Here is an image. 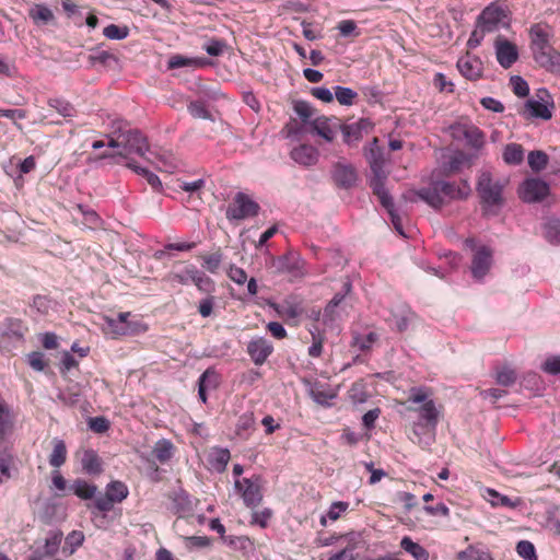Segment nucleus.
I'll return each mask as SVG.
<instances>
[{
  "mask_svg": "<svg viewBox=\"0 0 560 560\" xmlns=\"http://www.w3.org/2000/svg\"><path fill=\"white\" fill-rule=\"evenodd\" d=\"M122 138L124 149L128 153H135L140 156H144V154L149 151L148 140L139 130H128L122 135Z\"/></svg>",
  "mask_w": 560,
  "mask_h": 560,
  "instance_id": "20",
  "label": "nucleus"
},
{
  "mask_svg": "<svg viewBox=\"0 0 560 560\" xmlns=\"http://www.w3.org/2000/svg\"><path fill=\"white\" fill-rule=\"evenodd\" d=\"M81 387L79 384H73L67 387L65 390H61L58 395V398L66 405L74 406L81 396Z\"/></svg>",
  "mask_w": 560,
  "mask_h": 560,
  "instance_id": "40",
  "label": "nucleus"
},
{
  "mask_svg": "<svg viewBox=\"0 0 560 560\" xmlns=\"http://www.w3.org/2000/svg\"><path fill=\"white\" fill-rule=\"evenodd\" d=\"M54 448L49 456V464L55 468H59L66 463L67 459V447L62 440H54Z\"/></svg>",
  "mask_w": 560,
  "mask_h": 560,
  "instance_id": "33",
  "label": "nucleus"
},
{
  "mask_svg": "<svg viewBox=\"0 0 560 560\" xmlns=\"http://www.w3.org/2000/svg\"><path fill=\"white\" fill-rule=\"evenodd\" d=\"M294 112L301 117V119L310 125V121H312L314 109L313 107L303 101H299L294 104Z\"/></svg>",
  "mask_w": 560,
  "mask_h": 560,
  "instance_id": "54",
  "label": "nucleus"
},
{
  "mask_svg": "<svg viewBox=\"0 0 560 560\" xmlns=\"http://www.w3.org/2000/svg\"><path fill=\"white\" fill-rule=\"evenodd\" d=\"M440 190L444 206L454 200H464L471 194V187L467 180H460L459 183H451L440 180Z\"/></svg>",
  "mask_w": 560,
  "mask_h": 560,
  "instance_id": "16",
  "label": "nucleus"
},
{
  "mask_svg": "<svg viewBox=\"0 0 560 560\" xmlns=\"http://www.w3.org/2000/svg\"><path fill=\"white\" fill-rule=\"evenodd\" d=\"M311 132L323 138L327 142L334 141L340 128L337 118L317 116L310 121Z\"/></svg>",
  "mask_w": 560,
  "mask_h": 560,
  "instance_id": "14",
  "label": "nucleus"
},
{
  "mask_svg": "<svg viewBox=\"0 0 560 560\" xmlns=\"http://www.w3.org/2000/svg\"><path fill=\"white\" fill-rule=\"evenodd\" d=\"M302 33L304 37L308 40H316L322 37L320 31L316 30L312 23L303 21L301 23Z\"/></svg>",
  "mask_w": 560,
  "mask_h": 560,
  "instance_id": "63",
  "label": "nucleus"
},
{
  "mask_svg": "<svg viewBox=\"0 0 560 560\" xmlns=\"http://www.w3.org/2000/svg\"><path fill=\"white\" fill-rule=\"evenodd\" d=\"M456 67L463 77L471 81L480 79L483 73L481 59L470 54L460 57L457 60Z\"/></svg>",
  "mask_w": 560,
  "mask_h": 560,
  "instance_id": "17",
  "label": "nucleus"
},
{
  "mask_svg": "<svg viewBox=\"0 0 560 560\" xmlns=\"http://www.w3.org/2000/svg\"><path fill=\"white\" fill-rule=\"evenodd\" d=\"M516 380V374L514 370L508 366H503L502 369L498 370L495 374V381L498 384L502 386H509L513 384Z\"/></svg>",
  "mask_w": 560,
  "mask_h": 560,
  "instance_id": "48",
  "label": "nucleus"
},
{
  "mask_svg": "<svg viewBox=\"0 0 560 560\" xmlns=\"http://www.w3.org/2000/svg\"><path fill=\"white\" fill-rule=\"evenodd\" d=\"M128 494V487L122 481H112L106 486L105 497L95 500V506L102 512H107L112 510L114 503L124 501Z\"/></svg>",
  "mask_w": 560,
  "mask_h": 560,
  "instance_id": "11",
  "label": "nucleus"
},
{
  "mask_svg": "<svg viewBox=\"0 0 560 560\" xmlns=\"http://www.w3.org/2000/svg\"><path fill=\"white\" fill-rule=\"evenodd\" d=\"M420 200L433 209H441L444 206L442 191L440 190V180L430 184L428 187L412 191Z\"/></svg>",
  "mask_w": 560,
  "mask_h": 560,
  "instance_id": "23",
  "label": "nucleus"
},
{
  "mask_svg": "<svg viewBox=\"0 0 560 560\" xmlns=\"http://www.w3.org/2000/svg\"><path fill=\"white\" fill-rule=\"evenodd\" d=\"M485 498L492 506H508V508H516L521 504V501L517 499L513 501L506 495L500 494L494 489L487 488L485 490Z\"/></svg>",
  "mask_w": 560,
  "mask_h": 560,
  "instance_id": "30",
  "label": "nucleus"
},
{
  "mask_svg": "<svg viewBox=\"0 0 560 560\" xmlns=\"http://www.w3.org/2000/svg\"><path fill=\"white\" fill-rule=\"evenodd\" d=\"M192 283L201 291L210 292L213 290V281L202 271L196 270Z\"/></svg>",
  "mask_w": 560,
  "mask_h": 560,
  "instance_id": "52",
  "label": "nucleus"
},
{
  "mask_svg": "<svg viewBox=\"0 0 560 560\" xmlns=\"http://www.w3.org/2000/svg\"><path fill=\"white\" fill-rule=\"evenodd\" d=\"M504 183L494 180L490 173H482L479 177L477 191L481 198L486 214H495L503 203L502 191Z\"/></svg>",
  "mask_w": 560,
  "mask_h": 560,
  "instance_id": "4",
  "label": "nucleus"
},
{
  "mask_svg": "<svg viewBox=\"0 0 560 560\" xmlns=\"http://www.w3.org/2000/svg\"><path fill=\"white\" fill-rule=\"evenodd\" d=\"M457 560H492V556L487 548L470 545L457 553Z\"/></svg>",
  "mask_w": 560,
  "mask_h": 560,
  "instance_id": "28",
  "label": "nucleus"
},
{
  "mask_svg": "<svg viewBox=\"0 0 560 560\" xmlns=\"http://www.w3.org/2000/svg\"><path fill=\"white\" fill-rule=\"evenodd\" d=\"M229 278L237 283V284H244L247 281V275L245 270L237 266H231L228 271Z\"/></svg>",
  "mask_w": 560,
  "mask_h": 560,
  "instance_id": "60",
  "label": "nucleus"
},
{
  "mask_svg": "<svg viewBox=\"0 0 560 560\" xmlns=\"http://www.w3.org/2000/svg\"><path fill=\"white\" fill-rule=\"evenodd\" d=\"M312 95L324 103H331L334 101L332 92L325 86L313 88Z\"/></svg>",
  "mask_w": 560,
  "mask_h": 560,
  "instance_id": "62",
  "label": "nucleus"
},
{
  "mask_svg": "<svg viewBox=\"0 0 560 560\" xmlns=\"http://www.w3.org/2000/svg\"><path fill=\"white\" fill-rule=\"evenodd\" d=\"M50 107L56 109L63 117H71L74 114L73 106L61 98H54L49 101Z\"/></svg>",
  "mask_w": 560,
  "mask_h": 560,
  "instance_id": "49",
  "label": "nucleus"
},
{
  "mask_svg": "<svg viewBox=\"0 0 560 560\" xmlns=\"http://www.w3.org/2000/svg\"><path fill=\"white\" fill-rule=\"evenodd\" d=\"M529 36L535 61L548 70L560 67V54L550 45L551 28L545 24H535L530 27Z\"/></svg>",
  "mask_w": 560,
  "mask_h": 560,
  "instance_id": "3",
  "label": "nucleus"
},
{
  "mask_svg": "<svg viewBox=\"0 0 560 560\" xmlns=\"http://www.w3.org/2000/svg\"><path fill=\"white\" fill-rule=\"evenodd\" d=\"M541 370L551 375L560 374V355H552L546 359Z\"/></svg>",
  "mask_w": 560,
  "mask_h": 560,
  "instance_id": "57",
  "label": "nucleus"
},
{
  "mask_svg": "<svg viewBox=\"0 0 560 560\" xmlns=\"http://www.w3.org/2000/svg\"><path fill=\"white\" fill-rule=\"evenodd\" d=\"M222 257L220 254H212L205 258L203 266L208 271L214 273L219 269Z\"/></svg>",
  "mask_w": 560,
  "mask_h": 560,
  "instance_id": "64",
  "label": "nucleus"
},
{
  "mask_svg": "<svg viewBox=\"0 0 560 560\" xmlns=\"http://www.w3.org/2000/svg\"><path fill=\"white\" fill-rule=\"evenodd\" d=\"M70 490L82 500H90L94 498L97 491V487L85 480L78 479L73 481Z\"/></svg>",
  "mask_w": 560,
  "mask_h": 560,
  "instance_id": "32",
  "label": "nucleus"
},
{
  "mask_svg": "<svg viewBox=\"0 0 560 560\" xmlns=\"http://www.w3.org/2000/svg\"><path fill=\"white\" fill-rule=\"evenodd\" d=\"M511 13L506 5L500 4L498 1L491 2L479 14L477 22L478 27L483 32H494L501 27L510 25Z\"/></svg>",
  "mask_w": 560,
  "mask_h": 560,
  "instance_id": "6",
  "label": "nucleus"
},
{
  "mask_svg": "<svg viewBox=\"0 0 560 560\" xmlns=\"http://www.w3.org/2000/svg\"><path fill=\"white\" fill-rule=\"evenodd\" d=\"M84 541V534L80 530H72L66 537V546L69 548V555L75 552V550L82 546Z\"/></svg>",
  "mask_w": 560,
  "mask_h": 560,
  "instance_id": "50",
  "label": "nucleus"
},
{
  "mask_svg": "<svg viewBox=\"0 0 560 560\" xmlns=\"http://www.w3.org/2000/svg\"><path fill=\"white\" fill-rule=\"evenodd\" d=\"M433 83L440 92L452 93L454 91V83L448 81L443 73H436L434 75Z\"/></svg>",
  "mask_w": 560,
  "mask_h": 560,
  "instance_id": "58",
  "label": "nucleus"
},
{
  "mask_svg": "<svg viewBox=\"0 0 560 560\" xmlns=\"http://www.w3.org/2000/svg\"><path fill=\"white\" fill-rule=\"evenodd\" d=\"M545 236L551 244H560V220L548 219L546 221Z\"/></svg>",
  "mask_w": 560,
  "mask_h": 560,
  "instance_id": "42",
  "label": "nucleus"
},
{
  "mask_svg": "<svg viewBox=\"0 0 560 560\" xmlns=\"http://www.w3.org/2000/svg\"><path fill=\"white\" fill-rule=\"evenodd\" d=\"M272 351L271 342L264 337L254 338L247 345V352L256 365L264 364Z\"/></svg>",
  "mask_w": 560,
  "mask_h": 560,
  "instance_id": "19",
  "label": "nucleus"
},
{
  "mask_svg": "<svg viewBox=\"0 0 560 560\" xmlns=\"http://www.w3.org/2000/svg\"><path fill=\"white\" fill-rule=\"evenodd\" d=\"M272 516V511L268 508L261 510V511H255L252 514V524H257L261 528H265L268 526V522Z\"/></svg>",
  "mask_w": 560,
  "mask_h": 560,
  "instance_id": "56",
  "label": "nucleus"
},
{
  "mask_svg": "<svg viewBox=\"0 0 560 560\" xmlns=\"http://www.w3.org/2000/svg\"><path fill=\"white\" fill-rule=\"evenodd\" d=\"M377 139L374 138L371 142L370 149L365 152V156L373 173L370 185L374 194L378 197L382 206L387 210L395 230L401 236L409 237L402 229L400 217L395 211L393 199L384 186L386 179V173L384 171L385 160L381 148L377 147Z\"/></svg>",
  "mask_w": 560,
  "mask_h": 560,
  "instance_id": "1",
  "label": "nucleus"
},
{
  "mask_svg": "<svg viewBox=\"0 0 560 560\" xmlns=\"http://www.w3.org/2000/svg\"><path fill=\"white\" fill-rule=\"evenodd\" d=\"M61 541H62V533L51 532L45 538V542H44L42 550H37V552L40 553L43 558L44 557H54L58 552Z\"/></svg>",
  "mask_w": 560,
  "mask_h": 560,
  "instance_id": "29",
  "label": "nucleus"
},
{
  "mask_svg": "<svg viewBox=\"0 0 560 560\" xmlns=\"http://www.w3.org/2000/svg\"><path fill=\"white\" fill-rule=\"evenodd\" d=\"M173 444L168 440H160L153 448V454L161 463L170 460L173 456Z\"/></svg>",
  "mask_w": 560,
  "mask_h": 560,
  "instance_id": "39",
  "label": "nucleus"
},
{
  "mask_svg": "<svg viewBox=\"0 0 560 560\" xmlns=\"http://www.w3.org/2000/svg\"><path fill=\"white\" fill-rule=\"evenodd\" d=\"M349 503L345 501H336L330 504L327 513L320 516L319 523L322 526H327V520L335 522L337 521L347 510Z\"/></svg>",
  "mask_w": 560,
  "mask_h": 560,
  "instance_id": "35",
  "label": "nucleus"
},
{
  "mask_svg": "<svg viewBox=\"0 0 560 560\" xmlns=\"http://www.w3.org/2000/svg\"><path fill=\"white\" fill-rule=\"evenodd\" d=\"M341 128V132L343 136V141L348 144H352L358 142L372 130L373 124L369 119H360L353 124L343 125Z\"/></svg>",
  "mask_w": 560,
  "mask_h": 560,
  "instance_id": "21",
  "label": "nucleus"
},
{
  "mask_svg": "<svg viewBox=\"0 0 560 560\" xmlns=\"http://www.w3.org/2000/svg\"><path fill=\"white\" fill-rule=\"evenodd\" d=\"M334 179L339 186L350 187L357 180V173L352 166L339 163L334 168Z\"/></svg>",
  "mask_w": 560,
  "mask_h": 560,
  "instance_id": "27",
  "label": "nucleus"
},
{
  "mask_svg": "<svg viewBox=\"0 0 560 560\" xmlns=\"http://www.w3.org/2000/svg\"><path fill=\"white\" fill-rule=\"evenodd\" d=\"M311 334L313 342L308 348V354L313 358H318L323 352L324 338L319 332L315 330H311Z\"/></svg>",
  "mask_w": 560,
  "mask_h": 560,
  "instance_id": "55",
  "label": "nucleus"
},
{
  "mask_svg": "<svg viewBox=\"0 0 560 560\" xmlns=\"http://www.w3.org/2000/svg\"><path fill=\"white\" fill-rule=\"evenodd\" d=\"M129 312L120 313L116 318L104 316L101 326L102 331L105 336L116 339L121 336L135 335L147 330L143 324L129 322Z\"/></svg>",
  "mask_w": 560,
  "mask_h": 560,
  "instance_id": "7",
  "label": "nucleus"
},
{
  "mask_svg": "<svg viewBox=\"0 0 560 560\" xmlns=\"http://www.w3.org/2000/svg\"><path fill=\"white\" fill-rule=\"evenodd\" d=\"M452 136L458 141H465L469 147L479 150L485 145L483 132L469 122H458L451 127Z\"/></svg>",
  "mask_w": 560,
  "mask_h": 560,
  "instance_id": "10",
  "label": "nucleus"
},
{
  "mask_svg": "<svg viewBox=\"0 0 560 560\" xmlns=\"http://www.w3.org/2000/svg\"><path fill=\"white\" fill-rule=\"evenodd\" d=\"M231 454L228 448L214 447L209 453L208 462L211 469L223 472L230 462Z\"/></svg>",
  "mask_w": 560,
  "mask_h": 560,
  "instance_id": "26",
  "label": "nucleus"
},
{
  "mask_svg": "<svg viewBox=\"0 0 560 560\" xmlns=\"http://www.w3.org/2000/svg\"><path fill=\"white\" fill-rule=\"evenodd\" d=\"M89 425L94 432L104 433L109 429V421L104 417H95L90 419Z\"/></svg>",
  "mask_w": 560,
  "mask_h": 560,
  "instance_id": "61",
  "label": "nucleus"
},
{
  "mask_svg": "<svg viewBox=\"0 0 560 560\" xmlns=\"http://www.w3.org/2000/svg\"><path fill=\"white\" fill-rule=\"evenodd\" d=\"M401 548L410 553L416 560H428V551L418 542H415L409 537H404L400 541Z\"/></svg>",
  "mask_w": 560,
  "mask_h": 560,
  "instance_id": "36",
  "label": "nucleus"
},
{
  "mask_svg": "<svg viewBox=\"0 0 560 560\" xmlns=\"http://www.w3.org/2000/svg\"><path fill=\"white\" fill-rule=\"evenodd\" d=\"M510 85L514 94L518 97H525L529 93L528 83L520 75H512L510 78Z\"/></svg>",
  "mask_w": 560,
  "mask_h": 560,
  "instance_id": "47",
  "label": "nucleus"
},
{
  "mask_svg": "<svg viewBox=\"0 0 560 560\" xmlns=\"http://www.w3.org/2000/svg\"><path fill=\"white\" fill-rule=\"evenodd\" d=\"M409 401L420 405L418 408H408L418 413L419 418L412 423V432L418 438V442H422V435L433 434L441 413L433 399L431 392L423 386L412 387L409 392Z\"/></svg>",
  "mask_w": 560,
  "mask_h": 560,
  "instance_id": "2",
  "label": "nucleus"
},
{
  "mask_svg": "<svg viewBox=\"0 0 560 560\" xmlns=\"http://www.w3.org/2000/svg\"><path fill=\"white\" fill-rule=\"evenodd\" d=\"M497 60L503 68H510L518 58L517 47L503 37H499L494 44Z\"/></svg>",
  "mask_w": 560,
  "mask_h": 560,
  "instance_id": "18",
  "label": "nucleus"
},
{
  "mask_svg": "<svg viewBox=\"0 0 560 560\" xmlns=\"http://www.w3.org/2000/svg\"><path fill=\"white\" fill-rule=\"evenodd\" d=\"M492 266V250L487 246H480L476 249L470 271L475 280H482Z\"/></svg>",
  "mask_w": 560,
  "mask_h": 560,
  "instance_id": "15",
  "label": "nucleus"
},
{
  "mask_svg": "<svg viewBox=\"0 0 560 560\" xmlns=\"http://www.w3.org/2000/svg\"><path fill=\"white\" fill-rule=\"evenodd\" d=\"M270 306L288 324L298 325L299 318L304 313L302 302L295 296H288L281 303H271Z\"/></svg>",
  "mask_w": 560,
  "mask_h": 560,
  "instance_id": "12",
  "label": "nucleus"
},
{
  "mask_svg": "<svg viewBox=\"0 0 560 560\" xmlns=\"http://www.w3.org/2000/svg\"><path fill=\"white\" fill-rule=\"evenodd\" d=\"M188 112L195 118L207 119L210 117L205 104L201 102L190 103L188 106Z\"/></svg>",
  "mask_w": 560,
  "mask_h": 560,
  "instance_id": "59",
  "label": "nucleus"
},
{
  "mask_svg": "<svg viewBox=\"0 0 560 560\" xmlns=\"http://www.w3.org/2000/svg\"><path fill=\"white\" fill-rule=\"evenodd\" d=\"M524 160V150L521 144L510 143L503 150V161L510 165H518Z\"/></svg>",
  "mask_w": 560,
  "mask_h": 560,
  "instance_id": "34",
  "label": "nucleus"
},
{
  "mask_svg": "<svg viewBox=\"0 0 560 560\" xmlns=\"http://www.w3.org/2000/svg\"><path fill=\"white\" fill-rule=\"evenodd\" d=\"M200 65L198 60L184 57L182 55H174L168 59L167 67L168 69H177L188 66H197Z\"/></svg>",
  "mask_w": 560,
  "mask_h": 560,
  "instance_id": "53",
  "label": "nucleus"
},
{
  "mask_svg": "<svg viewBox=\"0 0 560 560\" xmlns=\"http://www.w3.org/2000/svg\"><path fill=\"white\" fill-rule=\"evenodd\" d=\"M308 395L312 399L322 406H330L331 400L337 397V390L328 384L320 382H307Z\"/></svg>",
  "mask_w": 560,
  "mask_h": 560,
  "instance_id": "22",
  "label": "nucleus"
},
{
  "mask_svg": "<svg viewBox=\"0 0 560 560\" xmlns=\"http://www.w3.org/2000/svg\"><path fill=\"white\" fill-rule=\"evenodd\" d=\"M259 206L246 194L237 192L233 202L226 209V218L230 221L244 220L257 214Z\"/></svg>",
  "mask_w": 560,
  "mask_h": 560,
  "instance_id": "9",
  "label": "nucleus"
},
{
  "mask_svg": "<svg viewBox=\"0 0 560 560\" xmlns=\"http://www.w3.org/2000/svg\"><path fill=\"white\" fill-rule=\"evenodd\" d=\"M377 334L370 331L365 335L358 334L353 337L352 345L360 349L361 351L369 350L373 347V345L377 341Z\"/></svg>",
  "mask_w": 560,
  "mask_h": 560,
  "instance_id": "44",
  "label": "nucleus"
},
{
  "mask_svg": "<svg viewBox=\"0 0 560 560\" xmlns=\"http://www.w3.org/2000/svg\"><path fill=\"white\" fill-rule=\"evenodd\" d=\"M28 16L36 26H44L55 21L52 10L44 3H34L28 9Z\"/></svg>",
  "mask_w": 560,
  "mask_h": 560,
  "instance_id": "24",
  "label": "nucleus"
},
{
  "mask_svg": "<svg viewBox=\"0 0 560 560\" xmlns=\"http://www.w3.org/2000/svg\"><path fill=\"white\" fill-rule=\"evenodd\" d=\"M516 551L525 560H537L534 545L527 540H521L516 546Z\"/></svg>",
  "mask_w": 560,
  "mask_h": 560,
  "instance_id": "51",
  "label": "nucleus"
},
{
  "mask_svg": "<svg viewBox=\"0 0 560 560\" xmlns=\"http://www.w3.org/2000/svg\"><path fill=\"white\" fill-rule=\"evenodd\" d=\"M197 268L192 265L186 266L182 270L174 271L167 276V280L171 282H177L179 284L192 283L194 276H196Z\"/></svg>",
  "mask_w": 560,
  "mask_h": 560,
  "instance_id": "37",
  "label": "nucleus"
},
{
  "mask_svg": "<svg viewBox=\"0 0 560 560\" xmlns=\"http://www.w3.org/2000/svg\"><path fill=\"white\" fill-rule=\"evenodd\" d=\"M103 35L107 39L121 40L128 37L129 28L127 26H118L116 24H109L103 30Z\"/></svg>",
  "mask_w": 560,
  "mask_h": 560,
  "instance_id": "45",
  "label": "nucleus"
},
{
  "mask_svg": "<svg viewBox=\"0 0 560 560\" xmlns=\"http://www.w3.org/2000/svg\"><path fill=\"white\" fill-rule=\"evenodd\" d=\"M220 383V375L213 369H207L199 377L198 384L208 389H214Z\"/></svg>",
  "mask_w": 560,
  "mask_h": 560,
  "instance_id": "46",
  "label": "nucleus"
},
{
  "mask_svg": "<svg viewBox=\"0 0 560 560\" xmlns=\"http://www.w3.org/2000/svg\"><path fill=\"white\" fill-rule=\"evenodd\" d=\"M89 61L93 66L102 65L104 67L112 68L117 66L119 60L115 54L108 50L96 49L90 55Z\"/></svg>",
  "mask_w": 560,
  "mask_h": 560,
  "instance_id": "31",
  "label": "nucleus"
},
{
  "mask_svg": "<svg viewBox=\"0 0 560 560\" xmlns=\"http://www.w3.org/2000/svg\"><path fill=\"white\" fill-rule=\"evenodd\" d=\"M292 160L301 165L311 166L318 160V151L308 144H301L294 148L290 153Z\"/></svg>",
  "mask_w": 560,
  "mask_h": 560,
  "instance_id": "25",
  "label": "nucleus"
},
{
  "mask_svg": "<svg viewBox=\"0 0 560 560\" xmlns=\"http://www.w3.org/2000/svg\"><path fill=\"white\" fill-rule=\"evenodd\" d=\"M528 165L534 172L544 170L548 164V155L544 151H532L527 158Z\"/></svg>",
  "mask_w": 560,
  "mask_h": 560,
  "instance_id": "43",
  "label": "nucleus"
},
{
  "mask_svg": "<svg viewBox=\"0 0 560 560\" xmlns=\"http://www.w3.org/2000/svg\"><path fill=\"white\" fill-rule=\"evenodd\" d=\"M82 467L85 472L95 475L101 471V463L94 451H85L82 457Z\"/></svg>",
  "mask_w": 560,
  "mask_h": 560,
  "instance_id": "38",
  "label": "nucleus"
},
{
  "mask_svg": "<svg viewBox=\"0 0 560 560\" xmlns=\"http://www.w3.org/2000/svg\"><path fill=\"white\" fill-rule=\"evenodd\" d=\"M549 194V186L538 178L525 179L518 188V196L525 202H537Z\"/></svg>",
  "mask_w": 560,
  "mask_h": 560,
  "instance_id": "13",
  "label": "nucleus"
},
{
  "mask_svg": "<svg viewBox=\"0 0 560 560\" xmlns=\"http://www.w3.org/2000/svg\"><path fill=\"white\" fill-rule=\"evenodd\" d=\"M262 478L254 475L250 478L234 480V489L247 508H256L262 500Z\"/></svg>",
  "mask_w": 560,
  "mask_h": 560,
  "instance_id": "8",
  "label": "nucleus"
},
{
  "mask_svg": "<svg viewBox=\"0 0 560 560\" xmlns=\"http://www.w3.org/2000/svg\"><path fill=\"white\" fill-rule=\"evenodd\" d=\"M555 110V102L550 92L540 88L524 103L520 114L526 119L549 120Z\"/></svg>",
  "mask_w": 560,
  "mask_h": 560,
  "instance_id": "5",
  "label": "nucleus"
},
{
  "mask_svg": "<svg viewBox=\"0 0 560 560\" xmlns=\"http://www.w3.org/2000/svg\"><path fill=\"white\" fill-rule=\"evenodd\" d=\"M335 97L339 104L351 106L358 97V93L350 88L337 85L335 88Z\"/></svg>",
  "mask_w": 560,
  "mask_h": 560,
  "instance_id": "41",
  "label": "nucleus"
}]
</instances>
